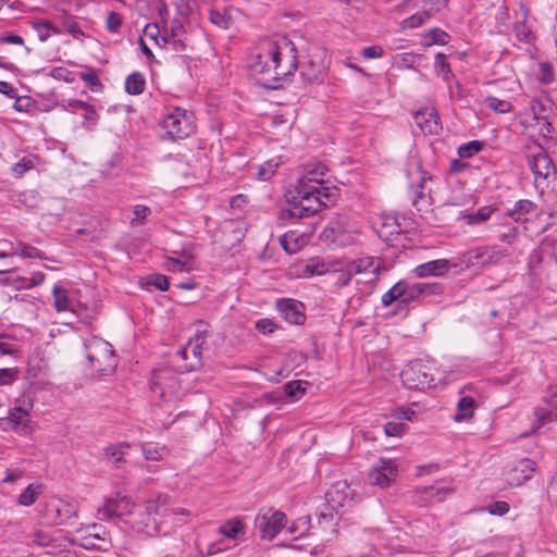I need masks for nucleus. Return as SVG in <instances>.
<instances>
[{
    "label": "nucleus",
    "mask_w": 557,
    "mask_h": 557,
    "mask_svg": "<svg viewBox=\"0 0 557 557\" xmlns=\"http://www.w3.org/2000/svg\"><path fill=\"white\" fill-rule=\"evenodd\" d=\"M297 66V49L287 38L271 42L268 50L256 55L250 64L258 83L271 89H276L275 83L292 74Z\"/></svg>",
    "instance_id": "nucleus-1"
},
{
    "label": "nucleus",
    "mask_w": 557,
    "mask_h": 557,
    "mask_svg": "<svg viewBox=\"0 0 557 557\" xmlns=\"http://www.w3.org/2000/svg\"><path fill=\"white\" fill-rule=\"evenodd\" d=\"M336 198V188L315 186L306 183V180H299L296 186V195L288 201L289 207L283 210L282 213L297 220L309 218L326 208L329 203H334Z\"/></svg>",
    "instance_id": "nucleus-2"
},
{
    "label": "nucleus",
    "mask_w": 557,
    "mask_h": 557,
    "mask_svg": "<svg viewBox=\"0 0 557 557\" xmlns=\"http://www.w3.org/2000/svg\"><path fill=\"white\" fill-rule=\"evenodd\" d=\"M84 348L90 369L99 375H108L114 371L116 360L109 342L98 336H91L85 341Z\"/></svg>",
    "instance_id": "nucleus-3"
},
{
    "label": "nucleus",
    "mask_w": 557,
    "mask_h": 557,
    "mask_svg": "<svg viewBox=\"0 0 557 557\" xmlns=\"http://www.w3.org/2000/svg\"><path fill=\"white\" fill-rule=\"evenodd\" d=\"M404 385L409 389H425L433 386V366L423 360L410 361L400 373Z\"/></svg>",
    "instance_id": "nucleus-4"
},
{
    "label": "nucleus",
    "mask_w": 557,
    "mask_h": 557,
    "mask_svg": "<svg viewBox=\"0 0 557 557\" xmlns=\"http://www.w3.org/2000/svg\"><path fill=\"white\" fill-rule=\"evenodd\" d=\"M528 165L534 175V184L542 191L556 181L557 170L550 157L542 149L528 157Z\"/></svg>",
    "instance_id": "nucleus-5"
},
{
    "label": "nucleus",
    "mask_w": 557,
    "mask_h": 557,
    "mask_svg": "<svg viewBox=\"0 0 557 557\" xmlns=\"http://www.w3.org/2000/svg\"><path fill=\"white\" fill-rule=\"evenodd\" d=\"M162 126L172 139H183L194 132L193 114L185 109L173 108L163 119Z\"/></svg>",
    "instance_id": "nucleus-6"
},
{
    "label": "nucleus",
    "mask_w": 557,
    "mask_h": 557,
    "mask_svg": "<svg viewBox=\"0 0 557 557\" xmlns=\"http://www.w3.org/2000/svg\"><path fill=\"white\" fill-rule=\"evenodd\" d=\"M287 517L282 511H273L269 509L267 512L259 513L256 517V525L260 531L263 540H273L278 532L285 527Z\"/></svg>",
    "instance_id": "nucleus-7"
},
{
    "label": "nucleus",
    "mask_w": 557,
    "mask_h": 557,
    "mask_svg": "<svg viewBox=\"0 0 557 557\" xmlns=\"http://www.w3.org/2000/svg\"><path fill=\"white\" fill-rule=\"evenodd\" d=\"M348 269L352 274H367L369 275L368 282H376L382 272L387 271L384 261L377 257H361L347 263Z\"/></svg>",
    "instance_id": "nucleus-8"
},
{
    "label": "nucleus",
    "mask_w": 557,
    "mask_h": 557,
    "mask_svg": "<svg viewBox=\"0 0 557 557\" xmlns=\"http://www.w3.org/2000/svg\"><path fill=\"white\" fill-rule=\"evenodd\" d=\"M202 344L203 339L200 335H197L196 338L189 339L184 347L176 351L175 357L184 361V364L180 366L183 371L189 372L200 366Z\"/></svg>",
    "instance_id": "nucleus-9"
},
{
    "label": "nucleus",
    "mask_w": 557,
    "mask_h": 557,
    "mask_svg": "<svg viewBox=\"0 0 557 557\" xmlns=\"http://www.w3.org/2000/svg\"><path fill=\"white\" fill-rule=\"evenodd\" d=\"M503 253L492 247H479L462 255L461 262L467 267L483 268L503 258Z\"/></svg>",
    "instance_id": "nucleus-10"
},
{
    "label": "nucleus",
    "mask_w": 557,
    "mask_h": 557,
    "mask_svg": "<svg viewBox=\"0 0 557 557\" xmlns=\"http://www.w3.org/2000/svg\"><path fill=\"white\" fill-rule=\"evenodd\" d=\"M544 401L546 407H537L534 410L537 429L557 421V384L548 387Z\"/></svg>",
    "instance_id": "nucleus-11"
},
{
    "label": "nucleus",
    "mask_w": 557,
    "mask_h": 557,
    "mask_svg": "<svg viewBox=\"0 0 557 557\" xmlns=\"http://www.w3.org/2000/svg\"><path fill=\"white\" fill-rule=\"evenodd\" d=\"M281 315L290 324L301 325L306 321L305 306L301 301L292 298H281L276 301Z\"/></svg>",
    "instance_id": "nucleus-12"
},
{
    "label": "nucleus",
    "mask_w": 557,
    "mask_h": 557,
    "mask_svg": "<svg viewBox=\"0 0 557 557\" xmlns=\"http://www.w3.org/2000/svg\"><path fill=\"white\" fill-rule=\"evenodd\" d=\"M1 424L22 435H28L34 430V423L29 418V413L22 407H14L10 409L7 418L1 420Z\"/></svg>",
    "instance_id": "nucleus-13"
},
{
    "label": "nucleus",
    "mask_w": 557,
    "mask_h": 557,
    "mask_svg": "<svg viewBox=\"0 0 557 557\" xmlns=\"http://www.w3.org/2000/svg\"><path fill=\"white\" fill-rule=\"evenodd\" d=\"M534 470L535 462L523 458L505 472V480L510 486H520L532 478Z\"/></svg>",
    "instance_id": "nucleus-14"
},
{
    "label": "nucleus",
    "mask_w": 557,
    "mask_h": 557,
    "mask_svg": "<svg viewBox=\"0 0 557 557\" xmlns=\"http://www.w3.org/2000/svg\"><path fill=\"white\" fill-rule=\"evenodd\" d=\"M396 473L397 468L395 461L392 459L381 458L370 472L369 480L375 485L386 487L395 479Z\"/></svg>",
    "instance_id": "nucleus-15"
},
{
    "label": "nucleus",
    "mask_w": 557,
    "mask_h": 557,
    "mask_svg": "<svg viewBox=\"0 0 557 557\" xmlns=\"http://www.w3.org/2000/svg\"><path fill=\"white\" fill-rule=\"evenodd\" d=\"M132 510L131 500L127 496L107 498L103 506L99 508L98 513L101 520H109L113 517H121L129 513Z\"/></svg>",
    "instance_id": "nucleus-16"
},
{
    "label": "nucleus",
    "mask_w": 557,
    "mask_h": 557,
    "mask_svg": "<svg viewBox=\"0 0 557 557\" xmlns=\"http://www.w3.org/2000/svg\"><path fill=\"white\" fill-rule=\"evenodd\" d=\"M539 206L529 200L520 199L515 202L511 209H508L506 215L511 218L516 223H527L530 215H536Z\"/></svg>",
    "instance_id": "nucleus-17"
},
{
    "label": "nucleus",
    "mask_w": 557,
    "mask_h": 557,
    "mask_svg": "<svg viewBox=\"0 0 557 557\" xmlns=\"http://www.w3.org/2000/svg\"><path fill=\"white\" fill-rule=\"evenodd\" d=\"M405 293H404V305H409L411 301L417 299L421 295H431L436 294L441 290V286L438 284H428V283H414L409 284L405 281Z\"/></svg>",
    "instance_id": "nucleus-18"
},
{
    "label": "nucleus",
    "mask_w": 557,
    "mask_h": 557,
    "mask_svg": "<svg viewBox=\"0 0 557 557\" xmlns=\"http://www.w3.org/2000/svg\"><path fill=\"white\" fill-rule=\"evenodd\" d=\"M416 123L423 132L430 134H438L441 131L440 117L434 108L426 109L425 111H418L414 115Z\"/></svg>",
    "instance_id": "nucleus-19"
},
{
    "label": "nucleus",
    "mask_w": 557,
    "mask_h": 557,
    "mask_svg": "<svg viewBox=\"0 0 557 557\" xmlns=\"http://www.w3.org/2000/svg\"><path fill=\"white\" fill-rule=\"evenodd\" d=\"M449 268L447 259H437L417 265L413 272L418 277L438 276L446 273Z\"/></svg>",
    "instance_id": "nucleus-20"
},
{
    "label": "nucleus",
    "mask_w": 557,
    "mask_h": 557,
    "mask_svg": "<svg viewBox=\"0 0 557 557\" xmlns=\"http://www.w3.org/2000/svg\"><path fill=\"white\" fill-rule=\"evenodd\" d=\"M300 75L308 83H322L325 76V66L322 62L310 59L301 65Z\"/></svg>",
    "instance_id": "nucleus-21"
},
{
    "label": "nucleus",
    "mask_w": 557,
    "mask_h": 557,
    "mask_svg": "<svg viewBox=\"0 0 557 557\" xmlns=\"http://www.w3.org/2000/svg\"><path fill=\"white\" fill-rule=\"evenodd\" d=\"M218 532L230 540H239L246 534V527L242 519L236 517L223 522Z\"/></svg>",
    "instance_id": "nucleus-22"
},
{
    "label": "nucleus",
    "mask_w": 557,
    "mask_h": 557,
    "mask_svg": "<svg viewBox=\"0 0 557 557\" xmlns=\"http://www.w3.org/2000/svg\"><path fill=\"white\" fill-rule=\"evenodd\" d=\"M522 9L523 20L520 22H516L513 24V32L519 41H523L525 44H531L534 41L535 36L531 28L527 24V18L529 16V10L524 7Z\"/></svg>",
    "instance_id": "nucleus-23"
},
{
    "label": "nucleus",
    "mask_w": 557,
    "mask_h": 557,
    "mask_svg": "<svg viewBox=\"0 0 557 557\" xmlns=\"http://www.w3.org/2000/svg\"><path fill=\"white\" fill-rule=\"evenodd\" d=\"M495 210L493 206H484L475 212L463 214L460 219L468 225H478L487 221Z\"/></svg>",
    "instance_id": "nucleus-24"
},
{
    "label": "nucleus",
    "mask_w": 557,
    "mask_h": 557,
    "mask_svg": "<svg viewBox=\"0 0 557 557\" xmlns=\"http://www.w3.org/2000/svg\"><path fill=\"white\" fill-rule=\"evenodd\" d=\"M146 87V78L143 73L134 72L126 77L125 90L128 95H141Z\"/></svg>",
    "instance_id": "nucleus-25"
},
{
    "label": "nucleus",
    "mask_w": 557,
    "mask_h": 557,
    "mask_svg": "<svg viewBox=\"0 0 557 557\" xmlns=\"http://www.w3.org/2000/svg\"><path fill=\"white\" fill-rule=\"evenodd\" d=\"M141 450L147 460L160 461L169 455V449L164 445L156 443H144Z\"/></svg>",
    "instance_id": "nucleus-26"
},
{
    "label": "nucleus",
    "mask_w": 557,
    "mask_h": 557,
    "mask_svg": "<svg viewBox=\"0 0 557 557\" xmlns=\"http://www.w3.org/2000/svg\"><path fill=\"white\" fill-rule=\"evenodd\" d=\"M12 255H16L21 258L26 259H47L44 251L39 250L36 247H33L30 245H27L23 242H18L15 247L12 249Z\"/></svg>",
    "instance_id": "nucleus-27"
},
{
    "label": "nucleus",
    "mask_w": 557,
    "mask_h": 557,
    "mask_svg": "<svg viewBox=\"0 0 557 557\" xmlns=\"http://www.w3.org/2000/svg\"><path fill=\"white\" fill-rule=\"evenodd\" d=\"M55 519L54 523L63 524L70 521L72 518L77 516L76 509L69 503L59 500V503L54 506Z\"/></svg>",
    "instance_id": "nucleus-28"
},
{
    "label": "nucleus",
    "mask_w": 557,
    "mask_h": 557,
    "mask_svg": "<svg viewBox=\"0 0 557 557\" xmlns=\"http://www.w3.org/2000/svg\"><path fill=\"white\" fill-rule=\"evenodd\" d=\"M327 171L329 170H327L326 165H324L322 163H318L312 166H309L307 170V173L300 180H306V183L311 184V185L325 186L322 181V177L325 175V173Z\"/></svg>",
    "instance_id": "nucleus-29"
},
{
    "label": "nucleus",
    "mask_w": 557,
    "mask_h": 557,
    "mask_svg": "<svg viewBox=\"0 0 557 557\" xmlns=\"http://www.w3.org/2000/svg\"><path fill=\"white\" fill-rule=\"evenodd\" d=\"M405 281L397 282L394 286H392L383 296H382V305L384 307H389L395 300H400L404 304V293H405Z\"/></svg>",
    "instance_id": "nucleus-30"
},
{
    "label": "nucleus",
    "mask_w": 557,
    "mask_h": 557,
    "mask_svg": "<svg viewBox=\"0 0 557 557\" xmlns=\"http://www.w3.org/2000/svg\"><path fill=\"white\" fill-rule=\"evenodd\" d=\"M475 401L472 397H461L457 404L458 412L455 416L456 421H461L472 417Z\"/></svg>",
    "instance_id": "nucleus-31"
},
{
    "label": "nucleus",
    "mask_w": 557,
    "mask_h": 557,
    "mask_svg": "<svg viewBox=\"0 0 557 557\" xmlns=\"http://www.w3.org/2000/svg\"><path fill=\"white\" fill-rule=\"evenodd\" d=\"M41 485L29 484L18 496L17 503L22 506H32L41 494Z\"/></svg>",
    "instance_id": "nucleus-32"
},
{
    "label": "nucleus",
    "mask_w": 557,
    "mask_h": 557,
    "mask_svg": "<svg viewBox=\"0 0 557 557\" xmlns=\"http://www.w3.org/2000/svg\"><path fill=\"white\" fill-rule=\"evenodd\" d=\"M176 14L184 20H190L197 11V0H176Z\"/></svg>",
    "instance_id": "nucleus-33"
},
{
    "label": "nucleus",
    "mask_w": 557,
    "mask_h": 557,
    "mask_svg": "<svg viewBox=\"0 0 557 557\" xmlns=\"http://www.w3.org/2000/svg\"><path fill=\"white\" fill-rule=\"evenodd\" d=\"M52 295L54 299V308L57 309V311L60 312L70 309L71 301L69 298L67 290L65 288H63L60 285H54L52 289Z\"/></svg>",
    "instance_id": "nucleus-34"
},
{
    "label": "nucleus",
    "mask_w": 557,
    "mask_h": 557,
    "mask_svg": "<svg viewBox=\"0 0 557 557\" xmlns=\"http://www.w3.org/2000/svg\"><path fill=\"white\" fill-rule=\"evenodd\" d=\"M426 180H431V176H426V173L423 172L419 185L411 187L412 205L417 208L418 211L422 210L420 203L425 202L423 185L426 182Z\"/></svg>",
    "instance_id": "nucleus-35"
},
{
    "label": "nucleus",
    "mask_w": 557,
    "mask_h": 557,
    "mask_svg": "<svg viewBox=\"0 0 557 557\" xmlns=\"http://www.w3.org/2000/svg\"><path fill=\"white\" fill-rule=\"evenodd\" d=\"M129 448L128 443H119L116 445H111L106 448V456L114 463H119L124 461L123 457L126 454V450Z\"/></svg>",
    "instance_id": "nucleus-36"
},
{
    "label": "nucleus",
    "mask_w": 557,
    "mask_h": 557,
    "mask_svg": "<svg viewBox=\"0 0 557 557\" xmlns=\"http://www.w3.org/2000/svg\"><path fill=\"white\" fill-rule=\"evenodd\" d=\"M484 146L485 144L481 140H471L458 148V156L460 159L471 158L475 153L480 152Z\"/></svg>",
    "instance_id": "nucleus-37"
},
{
    "label": "nucleus",
    "mask_w": 557,
    "mask_h": 557,
    "mask_svg": "<svg viewBox=\"0 0 557 557\" xmlns=\"http://www.w3.org/2000/svg\"><path fill=\"white\" fill-rule=\"evenodd\" d=\"M484 104L486 108L500 114L508 113L512 110V104L509 101L492 96L485 98Z\"/></svg>",
    "instance_id": "nucleus-38"
},
{
    "label": "nucleus",
    "mask_w": 557,
    "mask_h": 557,
    "mask_svg": "<svg viewBox=\"0 0 557 557\" xmlns=\"http://www.w3.org/2000/svg\"><path fill=\"white\" fill-rule=\"evenodd\" d=\"M430 17H431V14L428 11L418 12V13L405 18L401 22V28L403 29H413V28L420 27Z\"/></svg>",
    "instance_id": "nucleus-39"
},
{
    "label": "nucleus",
    "mask_w": 557,
    "mask_h": 557,
    "mask_svg": "<svg viewBox=\"0 0 557 557\" xmlns=\"http://www.w3.org/2000/svg\"><path fill=\"white\" fill-rule=\"evenodd\" d=\"M209 20L215 26L227 29L232 24L231 16L226 13V11H219L215 9H211L209 12Z\"/></svg>",
    "instance_id": "nucleus-40"
},
{
    "label": "nucleus",
    "mask_w": 557,
    "mask_h": 557,
    "mask_svg": "<svg viewBox=\"0 0 557 557\" xmlns=\"http://www.w3.org/2000/svg\"><path fill=\"white\" fill-rule=\"evenodd\" d=\"M79 78L92 90L97 91L102 87L96 70L87 67L85 72L79 73Z\"/></svg>",
    "instance_id": "nucleus-41"
},
{
    "label": "nucleus",
    "mask_w": 557,
    "mask_h": 557,
    "mask_svg": "<svg viewBox=\"0 0 557 557\" xmlns=\"http://www.w3.org/2000/svg\"><path fill=\"white\" fill-rule=\"evenodd\" d=\"M280 164V158L278 159H271L261 164L258 169L257 176L261 181H268L272 177V175L275 173V170L277 169Z\"/></svg>",
    "instance_id": "nucleus-42"
},
{
    "label": "nucleus",
    "mask_w": 557,
    "mask_h": 557,
    "mask_svg": "<svg viewBox=\"0 0 557 557\" xmlns=\"http://www.w3.org/2000/svg\"><path fill=\"white\" fill-rule=\"evenodd\" d=\"M425 496L435 502H442L450 493V490L443 485L426 486L422 491Z\"/></svg>",
    "instance_id": "nucleus-43"
},
{
    "label": "nucleus",
    "mask_w": 557,
    "mask_h": 557,
    "mask_svg": "<svg viewBox=\"0 0 557 557\" xmlns=\"http://www.w3.org/2000/svg\"><path fill=\"white\" fill-rule=\"evenodd\" d=\"M434 66L437 74L442 75L443 79L448 82L451 76V70L449 63L446 61V55L444 53L438 52L435 55Z\"/></svg>",
    "instance_id": "nucleus-44"
},
{
    "label": "nucleus",
    "mask_w": 557,
    "mask_h": 557,
    "mask_svg": "<svg viewBox=\"0 0 557 557\" xmlns=\"http://www.w3.org/2000/svg\"><path fill=\"white\" fill-rule=\"evenodd\" d=\"M35 163L32 157H24L22 160L13 164L12 173L15 177H22L27 171L34 169Z\"/></svg>",
    "instance_id": "nucleus-45"
},
{
    "label": "nucleus",
    "mask_w": 557,
    "mask_h": 557,
    "mask_svg": "<svg viewBox=\"0 0 557 557\" xmlns=\"http://www.w3.org/2000/svg\"><path fill=\"white\" fill-rule=\"evenodd\" d=\"M54 541V537L49 531L36 530L30 535V542L38 546H49Z\"/></svg>",
    "instance_id": "nucleus-46"
},
{
    "label": "nucleus",
    "mask_w": 557,
    "mask_h": 557,
    "mask_svg": "<svg viewBox=\"0 0 557 557\" xmlns=\"http://www.w3.org/2000/svg\"><path fill=\"white\" fill-rule=\"evenodd\" d=\"M425 38L428 39L425 46L446 45L448 35L440 28H433L425 35Z\"/></svg>",
    "instance_id": "nucleus-47"
},
{
    "label": "nucleus",
    "mask_w": 557,
    "mask_h": 557,
    "mask_svg": "<svg viewBox=\"0 0 557 557\" xmlns=\"http://www.w3.org/2000/svg\"><path fill=\"white\" fill-rule=\"evenodd\" d=\"M33 26L38 32V37L41 41H45L49 37L48 30L51 29L55 34L59 33L57 27H54L52 23L47 20L35 22L33 23Z\"/></svg>",
    "instance_id": "nucleus-48"
},
{
    "label": "nucleus",
    "mask_w": 557,
    "mask_h": 557,
    "mask_svg": "<svg viewBox=\"0 0 557 557\" xmlns=\"http://www.w3.org/2000/svg\"><path fill=\"white\" fill-rule=\"evenodd\" d=\"M134 218L131 220V224L133 226L141 225L146 218L151 213V210L149 207L145 205H136L134 206Z\"/></svg>",
    "instance_id": "nucleus-49"
},
{
    "label": "nucleus",
    "mask_w": 557,
    "mask_h": 557,
    "mask_svg": "<svg viewBox=\"0 0 557 557\" xmlns=\"http://www.w3.org/2000/svg\"><path fill=\"white\" fill-rule=\"evenodd\" d=\"M285 394L290 398H299L306 392L300 381H290L284 385Z\"/></svg>",
    "instance_id": "nucleus-50"
},
{
    "label": "nucleus",
    "mask_w": 557,
    "mask_h": 557,
    "mask_svg": "<svg viewBox=\"0 0 557 557\" xmlns=\"http://www.w3.org/2000/svg\"><path fill=\"white\" fill-rule=\"evenodd\" d=\"M539 81L545 85L554 81V69L550 63L543 62L540 64Z\"/></svg>",
    "instance_id": "nucleus-51"
},
{
    "label": "nucleus",
    "mask_w": 557,
    "mask_h": 557,
    "mask_svg": "<svg viewBox=\"0 0 557 557\" xmlns=\"http://www.w3.org/2000/svg\"><path fill=\"white\" fill-rule=\"evenodd\" d=\"M122 22H123V18L121 16V14L115 11H111L108 14V17L106 21L107 29L110 33H117L122 26Z\"/></svg>",
    "instance_id": "nucleus-52"
},
{
    "label": "nucleus",
    "mask_w": 557,
    "mask_h": 557,
    "mask_svg": "<svg viewBox=\"0 0 557 557\" xmlns=\"http://www.w3.org/2000/svg\"><path fill=\"white\" fill-rule=\"evenodd\" d=\"M407 425L403 422H387L384 425V433L387 436H400L405 432Z\"/></svg>",
    "instance_id": "nucleus-53"
},
{
    "label": "nucleus",
    "mask_w": 557,
    "mask_h": 557,
    "mask_svg": "<svg viewBox=\"0 0 557 557\" xmlns=\"http://www.w3.org/2000/svg\"><path fill=\"white\" fill-rule=\"evenodd\" d=\"M18 370L16 368H2L0 369V385H5L14 382L17 379Z\"/></svg>",
    "instance_id": "nucleus-54"
},
{
    "label": "nucleus",
    "mask_w": 557,
    "mask_h": 557,
    "mask_svg": "<svg viewBox=\"0 0 557 557\" xmlns=\"http://www.w3.org/2000/svg\"><path fill=\"white\" fill-rule=\"evenodd\" d=\"M148 284L154 286L157 289L162 290V292L168 290L169 285H170L168 277L163 274L152 275L149 278Z\"/></svg>",
    "instance_id": "nucleus-55"
},
{
    "label": "nucleus",
    "mask_w": 557,
    "mask_h": 557,
    "mask_svg": "<svg viewBox=\"0 0 557 557\" xmlns=\"http://www.w3.org/2000/svg\"><path fill=\"white\" fill-rule=\"evenodd\" d=\"M161 39L164 44L172 45L173 49L176 51H182L185 48L183 37H169V32L166 28L164 29V34L161 36Z\"/></svg>",
    "instance_id": "nucleus-56"
},
{
    "label": "nucleus",
    "mask_w": 557,
    "mask_h": 557,
    "mask_svg": "<svg viewBox=\"0 0 557 557\" xmlns=\"http://www.w3.org/2000/svg\"><path fill=\"white\" fill-rule=\"evenodd\" d=\"M255 326L262 334H271L275 329L274 322L270 319H260L256 322Z\"/></svg>",
    "instance_id": "nucleus-57"
},
{
    "label": "nucleus",
    "mask_w": 557,
    "mask_h": 557,
    "mask_svg": "<svg viewBox=\"0 0 557 557\" xmlns=\"http://www.w3.org/2000/svg\"><path fill=\"white\" fill-rule=\"evenodd\" d=\"M354 276L355 274H352L348 265H346V268L337 274L336 285L338 287H345L350 283Z\"/></svg>",
    "instance_id": "nucleus-58"
},
{
    "label": "nucleus",
    "mask_w": 557,
    "mask_h": 557,
    "mask_svg": "<svg viewBox=\"0 0 557 557\" xmlns=\"http://www.w3.org/2000/svg\"><path fill=\"white\" fill-rule=\"evenodd\" d=\"M64 27H65L66 32L70 33L74 38L84 36V33H83L81 26L78 25L77 22H75L73 20L65 21Z\"/></svg>",
    "instance_id": "nucleus-59"
},
{
    "label": "nucleus",
    "mask_w": 557,
    "mask_h": 557,
    "mask_svg": "<svg viewBox=\"0 0 557 557\" xmlns=\"http://www.w3.org/2000/svg\"><path fill=\"white\" fill-rule=\"evenodd\" d=\"M383 49L380 46H370L362 49V55L366 59H375L383 55Z\"/></svg>",
    "instance_id": "nucleus-60"
},
{
    "label": "nucleus",
    "mask_w": 557,
    "mask_h": 557,
    "mask_svg": "<svg viewBox=\"0 0 557 557\" xmlns=\"http://www.w3.org/2000/svg\"><path fill=\"white\" fill-rule=\"evenodd\" d=\"M169 37H183L185 28L181 21L174 20L171 22V27L168 29Z\"/></svg>",
    "instance_id": "nucleus-61"
},
{
    "label": "nucleus",
    "mask_w": 557,
    "mask_h": 557,
    "mask_svg": "<svg viewBox=\"0 0 557 557\" xmlns=\"http://www.w3.org/2000/svg\"><path fill=\"white\" fill-rule=\"evenodd\" d=\"M518 236V227L517 226H509L506 232H504L499 236V240L503 243L511 244Z\"/></svg>",
    "instance_id": "nucleus-62"
},
{
    "label": "nucleus",
    "mask_w": 557,
    "mask_h": 557,
    "mask_svg": "<svg viewBox=\"0 0 557 557\" xmlns=\"http://www.w3.org/2000/svg\"><path fill=\"white\" fill-rule=\"evenodd\" d=\"M45 273L42 272H34L30 277H28V283L24 284V288H32L38 286L45 281Z\"/></svg>",
    "instance_id": "nucleus-63"
},
{
    "label": "nucleus",
    "mask_w": 557,
    "mask_h": 557,
    "mask_svg": "<svg viewBox=\"0 0 557 557\" xmlns=\"http://www.w3.org/2000/svg\"><path fill=\"white\" fill-rule=\"evenodd\" d=\"M509 511V504L506 502H495L490 508L492 515H505Z\"/></svg>",
    "instance_id": "nucleus-64"
}]
</instances>
